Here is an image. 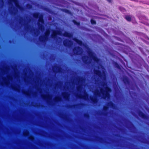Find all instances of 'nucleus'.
Returning <instances> with one entry per match:
<instances>
[{
  "instance_id": "obj_1",
  "label": "nucleus",
  "mask_w": 149,
  "mask_h": 149,
  "mask_svg": "<svg viewBox=\"0 0 149 149\" xmlns=\"http://www.w3.org/2000/svg\"><path fill=\"white\" fill-rule=\"evenodd\" d=\"M105 89V91L102 88H100V91L101 92L103 95V98L104 99H105L106 98L109 99L110 96L109 93L111 92V89L108 87H106Z\"/></svg>"
},
{
  "instance_id": "obj_2",
  "label": "nucleus",
  "mask_w": 149,
  "mask_h": 149,
  "mask_svg": "<svg viewBox=\"0 0 149 149\" xmlns=\"http://www.w3.org/2000/svg\"><path fill=\"white\" fill-rule=\"evenodd\" d=\"M50 33L49 29L47 30L45 33V36H40L39 38V41L42 42H44L45 41H47L49 39V37Z\"/></svg>"
},
{
  "instance_id": "obj_3",
  "label": "nucleus",
  "mask_w": 149,
  "mask_h": 149,
  "mask_svg": "<svg viewBox=\"0 0 149 149\" xmlns=\"http://www.w3.org/2000/svg\"><path fill=\"white\" fill-rule=\"evenodd\" d=\"M108 106H104L103 108V110L104 111L103 114L104 115H106L108 113L106 112L109 109V107L114 108L115 107V104L112 102L110 101L107 103Z\"/></svg>"
},
{
  "instance_id": "obj_4",
  "label": "nucleus",
  "mask_w": 149,
  "mask_h": 149,
  "mask_svg": "<svg viewBox=\"0 0 149 149\" xmlns=\"http://www.w3.org/2000/svg\"><path fill=\"white\" fill-rule=\"evenodd\" d=\"M44 23V20L43 16L42 15H41L39 17L38 22V24L39 28L41 30H42L44 28L42 24Z\"/></svg>"
},
{
  "instance_id": "obj_5",
  "label": "nucleus",
  "mask_w": 149,
  "mask_h": 149,
  "mask_svg": "<svg viewBox=\"0 0 149 149\" xmlns=\"http://www.w3.org/2000/svg\"><path fill=\"white\" fill-rule=\"evenodd\" d=\"M88 54L90 57L92 58L94 61L98 63L99 61V59L95 56L94 53L92 51H90L88 52Z\"/></svg>"
},
{
  "instance_id": "obj_6",
  "label": "nucleus",
  "mask_w": 149,
  "mask_h": 149,
  "mask_svg": "<svg viewBox=\"0 0 149 149\" xmlns=\"http://www.w3.org/2000/svg\"><path fill=\"white\" fill-rule=\"evenodd\" d=\"M9 1L11 2L14 3L17 8L20 10H22L23 8L20 5L17 0H9Z\"/></svg>"
},
{
  "instance_id": "obj_7",
  "label": "nucleus",
  "mask_w": 149,
  "mask_h": 149,
  "mask_svg": "<svg viewBox=\"0 0 149 149\" xmlns=\"http://www.w3.org/2000/svg\"><path fill=\"white\" fill-rule=\"evenodd\" d=\"M81 49V47L77 46L74 47L73 49V52L75 55H78L80 54L79 50Z\"/></svg>"
},
{
  "instance_id": "obj_8",
  "label": "nucleus",
  "mask_w": 149,
  "mask_h": 149,
  "mask_svg": "<svg viewBox=\"0 0 149 149\" xmlns=\"http://www.w3.org/2000/svg\"><path fill=\"white\" fill-rule=\"evenodd\" d=\"M60 31L56 30H53L52 31V33L51 35V37L52 38L55 39L57 37V35L60 34Z\"/></svg>"
},
{
  "instance_id": "obj_9",
  "label": "nucleus",
  "mask_w": 149,
  "mask_h": 149,
  "mask_svg": "<svg viewBox=\"0 0 149 149\" xmlns=\"http://www.w3.org/2000/svg\"><path fill=\"white\" fill-rule=\"evenodd\" d=\"M94 73L100 77H102V74L100 70H94Z\"/></svg>"
},
{
  "instance_id": "obj_10",
  "label": "nucleus",
  "mask_w": 149,
  "mask_h": 149,
  "mask_svg": "<svg viewBox=\"0 0 149 149\" xmlns=\"http://www.w3.org/2000/svg\"><path fill=\"white\" fill-rule=\"evenodd\" d=\"M56 68V69H58L57 70V72L59 73H61L62 71V69L60 67H59L57 65L55 66H54V68H53V71L54 72H57L56 70H55V69Z\"/></svg>"
},
{
  "instance_id": "obj_11",
  "label": "nucleus",
  "mask_w": 149,
  "mask_h": 149,
  "mask_svg": "<svg viewBox=\"0 0 149 149\" xmlns=\"http://www.w3.org/2000/svg\"><path fill=\"white\" fill-rule=\"evenodd\" d=\"M73 40L80 46H82L84 45V43L81 40L78 39L76 38H74Z\"/></svg>"
},
{
  "instance_id": "obj_12",
  "label": "nucleus",
  "mask_w": 149,
  "mask_h": 149,
  "mask_svg": "<svg viewBox=\"0 0 149 149\" xmlns=\"http://www.w3.org/2000/svg\"><path fill=\"white\" fill-rule=\"evenodd\" d=\"M63 35L65 37L71 38L73 36L72 34L70 33L67 31H65L63 34Z\"/></svg>"
},
{
  "instance_id": "obj_13",
  "label": "nucleus",
  "mask_w": 149,
  "mask_h": 149,
  "mask_svg": "<svg viewBox=\"0 0 149 149\" xmlns=\"http://www.w3.org/2000/svg\"><path fill=\"white\" fill-rule=\"evenodd\" d=\"M123 81L125 84H129L130 83V81L127 77H124L123 79Z\"/></svg>"
},
{
  "instance_id": "obj_14",
  "label": "nucleus",
  "mask_w": 149,
  "mask_h": 149,
  "mask_svg": "<svg viewBox=\"0 0 149 149\" xmlns=\"http://www.w3.org/2000/svg\"><path fill=\"white\" fill-rule=\"evenodd\" d=\"M72 42L71 40L68 39H66L64 40L63 41V44L65 47H68L69 46V43Z\"/></svg>"
},
{
  "instance_id": "obj_15",
  "label": "nucleus",
  "mask_w": 149,
  "mask_h": 149,
  "mask_svg": "<svg viewBox=\"0 0 149 149\" xmlns=\"http://www.w3.org/2000/svg\"><path fill=\"white\" fill-rule=\"evenodd\" d=\"M87 56H82V61L85 64H87L90 63L89 61H88V60L87 59Z\"/></svg>"
},
{
  "instance_id": "obj_16",
  "label": "nucleus",
  "mask_w": 149,
  "mask_h": 149,
  "mask_svg": "<svg viewBox=\"0 0 149 149\" xmlns=\"http://www.w3.org/2000/svg\"><path fill=\"white\" fill-rule=\"evenodd\" d=\"M90 99L93 104H96L98 102V99L96 97H94L92 96L91 97Z\"/></svg>"
},
{
  "instance_id": "obj_17",
  "label": "nucleus",
  "mask_w": 149,
  "mask_h": 149,
  "mask_svg": "<svg viewBox=\"0 0 149 149\" xmlns=\"http://www.w3.org/2000/svg\"><path fill=\"white\" fill-rule=\"evenodd\" d=\"M63 98L65 100H68L69 98V94L67 92H64L62 93Z\"/></svg>"
},
{
  "instance_id": "obj_18",
  "label": "nucleus",
  "mask_w": 149,
  "mask_h": 149,
  "mask_svg": "<svg viewBox=\"0 0 149 149\" xmlns=\"http://www.w3.org/2000/svg\"><path fill=\"white\" fill-rule=\"evenodd\" d=\"M125 18L128 22H130L132 20L131 16L130 15H125Z\"/></svg>"
},
{
  "instance_id": "obj_19",
  "label": "nucleus",
  "mask_w": 149,
  "mask_h": 149,
  "mask_svg": "<svg viewBox=\"0 0 149 149\" xmlns=\"http://www.w3.org/2000/svg\"><path fill=\"white\" fill-rule=\"evenodd\" d=\"M40 15V13L38 12L34 13L33 14V17L36 19L39 18Z\"/></svg>"
},
{
  "instance_id": "obj_20",
  "label": "nucleus",
  "mask_w": 149,
  "mask_h": 149,
  "mask_svg": "<svg viewBox=\"0 0 149 149\" xmlns=\"http://www.w3.org/2000/svg\"><path fill=\"white\" fill-rule=\"evenodd\" d=\"M141 118L144 120H148L149 119V116L146 114L144 113L143 114Z\"/></svg>"
},
{
  "instance_id": "obj_21",
  "label": "nucleus",
  "mask_w": 149,
  "mask_h": 149,
  "mask_svg": "<svg viewBox=\"0 0 149 149\" xmlns=\"http://www.w3.org/2000/svg\"><path fill=\"white\" fill-rule=\"evenodd\" d=\"M62 99L59 97H55L54 101L56 102H58L61 101Z\"/></svg>"
},
{
  "instance_id": "obj_22",
  "label": "nucleus",
  "mask_w": 149,
  "mask_h": 149,
  "mask_svg": "<svg viewBox=\"0 0 149 149\" xmlns=\"http://www.w3.org/2000/svg\"><path fill=\"white\" fill-rule=\"evenodd\" d=\"M61 10L66 13L70 14L71 13V12L69 10L66 9H62Z\"/></svg>"
},
{
  "instance_id": "obj_23",
  "label": "nucleus",
  "mask_w": 149,
  "mask_h": 149,
  "mask_svg": "<svg viewBox=\"0 0 149 149\" xmlns=\"http://www.w3.org/2000/svg\"><path fill=\"white\" fill-rule=\"evenodd\" d=\"M72 22L75 25H77L78 26H79L80 25V23L79 22H77L75 20L73 19L72 20Z\"/></svg>"
},
{
  "instance_id": "obj_24",
  "label": "nucleus",
  "mask_w": 149,
  "mask_h": 149,
  "mask_svg": "<svg viewBox=\"0 0 149 149\" xmlns=\"http://www.w3.org/2000/svg\"><path fill=\"white\" fill-rule=\"evenodd\" d=\"M115 67L117 68L120 69V67L119 64L116 62H114L113 63Z\"/></svg>"
},
{
  "instance_id": "obj_25",
  "label": "nucleus",
  "mask_w": 149,
  "mask_h": 149,
  "mask_svg": "<svg viewBox=\"0 0 149 149\" xmlns=\"http://www.w3.org/2000/svg\"><path fill=\"white\" fill-rule=\"evenodd\" d=\"M144 113H143L142 111L140 110L138 112V114L139 116L141 118L143 115V114Z\"/></svg>"
},
{
  "instance_id": "obj_26",
  "label": "nucleus",
  "mask_w": 149,
  "mask_h": 149,
  "mask_svg": "<svg viewBox=\"0 0 149 149\" xmlns=\"http://www.w3.org/2000/svg\"><path fill=\"white\" fill-rule=\"evenodd\" d=\"M78 97L80 99H82L83 98L84 99H86V96H83L80 95H79L78 96Z\"/></svg>"
},
{
  "instance_id": "obj_27",
  "label": "nucleus",
  "mask_w": 149,
  "mask_h": 149,
  "mask_svg": "<svg viewBox=\"0 0 149 149\" xmlns=\"http://www.w3.org/2000/svg\"><path fill=\"white\" fill-rule=\"evenodd\" d=\"M91 22L92 24H96V22L95 21L93 20V19H91Z\"/></svg>"
},
{
  "instance_id": "obj_28",
  "label": "nucleus",
  "mask_w": 149,
  "mask_h": 149,
  "mask_svg": "<svg viewBox=\"0 0 149 149\" xmlns=\"http://www.w3.org/2000/svg\"><path fill=\"white\" fill-rule=\"evenodd\" d=\"M23 93L25 94V95L29 96L30 95V94L29 93L26 91H24L23 92Z\"/></svg>"
},
{
  "instance_id": "obj_29",
  "label": "nucleus",
  "mask_w": 149,
  "mask_h": 149,
  "mask_svg": "<svg viewBox=\"0 0 149 149\" xmlns=\"http://www.w3.org/2000/svg\"><path fill=\"white\" fill-rule=\"evenodd\" d=\"M34 139V137L33 136H30L29 138V139L31 140V141H33V140Z\"/></svg>"
},
{
  "instance_id": "obj_30",
  "label": "nucleus",
  "mask_w": 149,
  "mask_h": 149,
  "mask_svg": "<svg viewBox=\"0 0 149 149\" xmlns=\"http://www.w3.org/2000/svg\"><path fill=\"white\" fill-rule=\"evenodd\" d=\"M49 97V96H48V97H47V96L46 95H42V98L44 99H45L47 97Z\"/></svg>"
},
{
  "instance_id": "obj_31",
  "label": "nucleus",
  "mask_w": 149,
  "mask_h": 149,
  "mask_svg": "<svg viewBox=\"0 0 149 149\" xmlns=\"http://www.w3.org/2000/svg\"><path fill=\"white\" fill-rule=\"evenodd\" d=\"M80 88L81 86H79L77 87V89L78 91H79L80 90Z\"/></svg>"
},
{
  "instance_id": "obj_32",
  "label": "nucleus",
  "mask_w": 149,
  "mask_h": 149,
  "mask_svg": "<svg viewBox=\"0 0 149 149\" xmlns=\"http://www.w3.org/2000/svg\"><path fill=\"white\" fill-rule=\"evenodd\" d=\"M84 116L85 117H87L88 116V115L87 113H85L84 114Z\"/></svg>"
},
{
  "instance_id": "obj_33",
  "label": "nucleus",
  "mask_w": 149,
  "mask_h": 149,
  "mask_svg": "<svg viewBox=\"0 0 149 149\" xmlns=\"http://www.w3.org/2000/svg\"><path fill=\"white\" fill-rule=\"evenodd\" d=\"M27 7L30 8L31 7V5L30 4H28L27 5Z\"/></svg>"
},
{
  "instance_id": "obj_34",
  "label": "nucleus",
  "mask_w": 149,
  "mask_h": 149,
  "mask_svg": "<svg viewBox=\"0 0 149 149\" xmlns=\"http://www.w3.org/2000/svg\"><path fill=\"white\" fill-rule=\"evenodd\" d=\"M107 1L109 3H111V1H112V0H107Z\"/></svg>"
},
{
  "instance_id": "obj_35",
  "label": "nucleus",
  "mask_w": 149,
  "mask_h": 149,
  "mask_svg": "<svg viewBox=\"0 0 149 149\" xmlns=\"http://www.w3.org/2000/svg\"><path fill=\"white\" fill-rule=\"evenodd\" d=\"M12 88L14 90H17V88L15 87H12Z\"/></svg>"
},
{
  "instance_id": "obj_36",
  "label": "nucleus",
  "mask_w": 149,
  "mask_h": 149,
  "mask_svg": "<svg viewBox=\"0 0 149 149\" xmlns=\"http://www.w3.org/2000/svg\"><path fill=\"white\" fill-rule=\"evenodd\" d=\"M99 94V91H98L96 93H95V95H98V94Z\"/></svg>"
},
{
  "instance_id": "obj_37",
  "label": "nucleus",
  "mask_w": 149,
  "mask_h": 149,
  "mask_svg": "<svg viewBox=\"0 0 149 149\" xmlns=\"http://www.w3.org/2000/svg\"><path fill=\"white\" fill-rule=\"evenodd\" d=\"M131 0L132 1H137V0Z\"/></svg>"
},
{
  "instance_id": "obj_38",
  "label": "nucleus",
  "mask_w": 149,
  "mask_h": 149,
  "mask_svg": "<svg viewBox=\"0 0 149 149\" xmlns=\"http://www.w3.org/2000/svg\"><path fill=\"white\" fill-rule=\"evenodd\" d=\"M76 105H72V106H73L74 107H75Z\"/></svg>"
},
{
  "instance_id": "obj_39",
  "label": "nucleus",
  "mask_w": 149,
  "mask_h": 149,
  "mask_svg": "<svg viewBox=\"0 0 149 149\" xmlns=\"http://www.w3.org/2000/svg\"><path fill=\"white\" fill-rule=\"evenodd\" d=\"M10 77H9V76L8 77V79H10Z\"/></svg>"
},
{
  "instance_id": "obj_40",
  "label": "nucleus",
  "mask_w": 149,
  "mask_h": 149,
  "mask_svg": "<svg viewBox=\"0 0 149 149\" xmlns=\"http://www.w3.org/2000/svg\"><path fill=\"white\" fill-rule=\"evenodd\" d=\"M5 83H6V84H7V83L6 82H5Z\"/></svg>"
},
{
  "instance_id": "obj_41",
  "label": "nucleus",
  "mask_w": 149,
  "mask_h": 149,
  "mask_svg": "<svg viewBox=\"0 0 149 149\" xmlns=\"http://www.w3.org/2000/svg\"><path fill=\"white\" fill-rule=\"evenodd\" d=\"M83 104H83V103H82V104H82V105H83Z\"/></svg>"
},
{
  "instance_id": "obj_42",
  "label": "nucleus",
  "mask_w": 149,
  "mask_h": 149,
  "mask_svg": "<svg viewBox=\"0 0 149 149\" xmlns=\"http://www.w3.org/2000/svg\"><path fill=\"white\" fill-rule=\"evenodd\" d=\"M27 134H25V135H26Z\"/></svg>"
},
{
  "instance_id": "obj_43",
  "label": "nucleus",
  "mask_w": 149,
  "mask_h": 149,
  "mask_svg": "<svg viewBox=\"0 0 149 149\" xmlns=\"http://www.w3.org/2000/svg\"><path fill=\"white\" fill-rule=\"evenodd\" d=\"M148 5H149V4H148Z\"/></svg>"
}]
</instances>
